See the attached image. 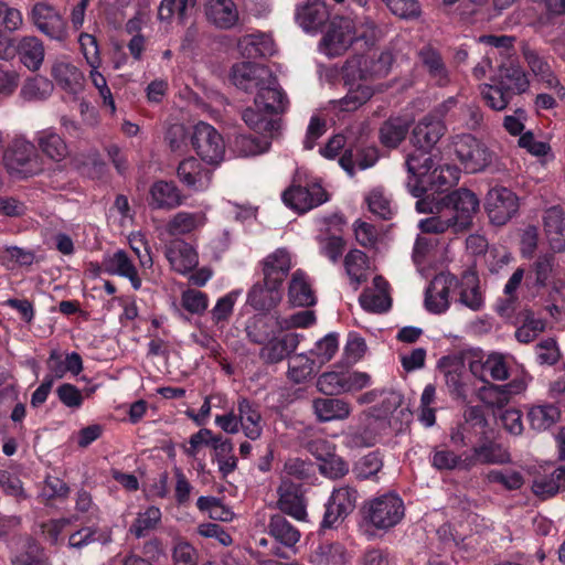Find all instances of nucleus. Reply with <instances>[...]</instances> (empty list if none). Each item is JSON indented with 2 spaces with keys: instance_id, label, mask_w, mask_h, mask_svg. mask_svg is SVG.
<instances>
[{
  "instance_id": "50",
  "label": "nucleus",
  "mask_w": 565,
  "mask_h": 565,
  "mask_svg": "<svg viewBox=\"0 0 565 565\" xmlns=\"http://www.w3.org/2000/svg\"><path fill=\"white\" fill-rule=\"evenodd\" d=\"M565 488V465L557 467L552 473L537 477L532 486L533 492L543 499L555 495Z\"/></svg>"
},
{
  "instance_id": "63",
  "label": "nucleus",
  "mask_w": 565,
  "mask_h": 565,
  "mask_svg": "<svg viewBox=\"0 0 565 565\" xmlns=\"http://www.w3.org/2000/svg\"><path fill=\"white\" fill-rule=\"evenodd\" d=\"M213 449L218 463V469L223 475H228L235 470L237 460L233 455V445L231 440L224 439L222 436L214 439Z\"/></svg>"
},
{
  "instance_id": "34",
  "label": "nucleus",
  "mask_w": 565,
  "mask_h": 565,
  "mask_svg": "<svg viewBox=\"0 0 565 565\" xmlns=\"http://www.w3.org/2000/svg\"><path fill=\"white\" fill-rule=\"evenodd\" d=\"M418 57L429 79L435 85L445 87L450 84V74L437 50L425 46L418 52Z\"/></svg>"
},
{
  "instance_id": "59",
  "label": "nucleus",
  "mask_w": 565,
  "mask_h": 565,
  "mask_svg": "<svg viewBox=\"0 0 565 565\" xmlns=\"http://www.w3.org/2000/svg\"><path fill=\"white\" fill-rule=\"evenodd\" d=\"M486 479L491 484H499L505 490H519L524 483L523 476L513 469H492Z\"/></svg>"
},
{
  "instance_id": "13",
  "label": "nucleus",
  "mask_w": 565,
  "mask_h": 565,
  "mask_svg": "<svg viewBox=\"0 0 565 565\" xmlns=\"http://www.w3.org/2000/svg\"><path fill=\"white\" fill-rule=\"evenodd\" d=\"M31 20L34 25L46 36L56 41L67 38L66 21L62 14L47 2H38L31 10Z\"/></svg>"
},
{
  "instance_id": "8",
  "label": "nucleus",
  "mask_w": 565,
  "mask_h": 565,
  "mask_svg": "<svg viewBox=\"0 0 565 565\" xmlns=\"http://www.w3.org/2000/svg\"><path fill=\"white\" fill-rule=\"evenodd\" d=\"M456 103L455 97L448 98L416 124L412 134L414 147L430 150L440 140L446 132L443 118Z\"/></svg>"
},
{
  "instance_id": "11",
  "label": "nucleus",
  "mask_w": 565,
  "mask_h": 565,
  "mask_svg": "<svg viewBox=\"0 0 565 565\" xmlns=\"http://www.w3.org/2000/svg\"><path fill=\"white\" fill-rule=\"evenodd\" d=\"M282 202L289 209L306 213L329 201V194L319 182L306 185L291 184L281 194Z\"/></svg>"
},
{
  "instance_id": "28",
  "label": "nucleus",
  "mask_w": 565,
  "mask_h": 565,
  "mask_svg": "<svg viewBox=\"0 0 565 565\" xmlns=\"http://www.w3.org/2000/svg\"><path fill=\"white\" fill-rule=\"evenodd\" d=\"M103 267L109 275H116L127 278L135 290L140 289L141 279L128 254L118 249L113 254H108L103 259Z\"/></svg>"
},
{
  "instance_id": "29",
  "label": "nucleus",
  "mask_w": 565,
  "mask_h": 565,
  "mask_svg": "<svg viewBox=\"0 0 565 565\" xmlns=\"http://www.w3.org/2000/svg\"><path fill=\"white\" fill-rule=\"evenodd\" d=\"M359 301L361 307L369 312L381 313L388 310L392 302L387 281L381 276L374 277L373 287L365 289Z\"/></svg>"
},
{
  "instance_id": "10",
  "label": "nucleus",
  "mask_w": 565,
  "mask_h": 565,
  "mask_svg": "<svg viewBox=\"0 0 565 565\" xmlns=\"http://www.w3.org/2000/svg\"><path fill=\"white\" fill-rule=\"evenodd\" d=\"M191 145L200 159L209 164L216 166L224 159V138L212 125L205 121H199L193 126Z\"/></svg>"
},
{
  "instance_id": "39",
  "label": "nucleus",
  "mask_w": 565,
  "mask_h": 565,
  "mask_svg": "<svg viewBox=\"0 0 565 565\" xmlns=\"http://www.w3.org/2000/svg\"><path fill=\"white\" fill-rule=\"evenodd\" d=\"M34 140L41 152L52 161L60 162L68 154L66 142L53 128L38 131Z\"/></svg>"
},
{
  "instance_id": "56",
  "label": "nucleus",
  "mask_w": 565,
  "mask_h": 565,
  "mask_svg": "<svg viewBox=\"0 0 565 565\" xmlns=\"http://www.w3.org/2000/svg\"><path fill=\"white\" fill-rule=\"evenodd\" d=\"M198 0H161L158 17L161 21H171L174 14L183 21L194 10Z\"/></svg>"
},
{
  "instance_id": "35",
  "label": "nucleus",
  "mask_w": 565,
  "mask_h": 565,
  "mask_svg": "<svg viewBox=\"0 0 565 565\" xmlns=\"http://www.w3.org/2000/svg\"><path fill=\"white\" fill-rule=\"evenodd\" d=\"M205 13L215 26L231 29L238 21V10L233 0H206Z\"/></svg>"
},
{
  "instance_id": "21",
  "label": "nucleus",
  "mask_w": 565,
  "mask_h": 565,
  "mask_svg": "<svg viewBox=\"0 0 565 565\" xmlns=\"http://www.w3.org/2000/svg\"><path fill=\"white\" fill-rule=\"evenodd\" d=\"M166 257L171 268L181 275L191 273L199 264L195 248L180 238L172 239L166 246Z\"/></svg>"
},
{
  "instance_id": "64",
  "label": "nucleus",
  "mask_w": 565,
  "mask_h": 565,
  "mask_svg": "<svg viewBox=\"0 0 565 565\" xmlns=\"http://www.w3.org/2000/svg\"><path fill=\"white\" fill-rule=\"evenodd\" d=\"M338 348V335L335 333H329L317 341L315 348L309 351V354L313 360H316L319 367H321L334 356Z\"/></svg>"
},
{
  "instance_id": "31",
  "label": "nucleus",
  "mask_w": 565,
  "mask_h": 565,
  "mask_svg": "<svg viewBox=\"0 0 565 565\" xmlns=\"http://www.w3.org/2000/svg\"><path fill=\"white\" fill-rule=\"evenodd\" d=\"M525 269L518 267L503 288V298L497 302V312L502 317H511L520 307L519 290L523 284Z\"/></svg>"
},
{
  "instance_id": "5",
  "label": "nucleus",
  "mask_w": 565,
  "mask_h": 565,
  "mask_svg": "<svg viewBox=\"0 0 565 565\" xmlns=\"http://www.w3.org/2000/svg\"><path fill=\"white\" fill-rule=\"evenodd\" d=\"M365 520L377 530L396 526L405 515L403 500L396 493H385L369 500L364 507Z\"/></svg>"
},
{
  "instance_id": "30",
  "label": "nucleus",
  "mask_w": 565,
  "mask_h": 565,
  "mask_svg": "<svg viewBox=\"0 0 565 565\" xmlns=\"http://www.w3.org/2000/svg\"><path fill=\"white\" fill-rule=\"evenodd\" d=\"M184 196L173 182L157 181L150 188L149 205L156 210H173L183 204Z\"/></svg>"
},
{
  "instance_id": "46",
  "label": "nucleus",
  "mask_w": 565,
  "mask_h": 565,
  "mask_svg": "<svg viewBox=\"0 0 565 565\" xmlns=\"http://www.w3.org/2000/svg\"><path fill=\"white\" fill-rule=\"evenodd\" d=\"M458 287L460 288L459 301L463 306L472 311H479L483 308L484 300L480 291L479 278L476 273L466 271L462 275L460 282L458 281Z\"/></svg>"
},
{
  "instance_id": "12",
  "label": "nucleus",
  "mask_w": 565,
  "mask_h": 565,
  "mask_svg": "<svg viewBox=\"0 0 565 565\" xmlns=\"http://www.w3.org/2000/svg\"><path fill=\"white\" fill-rule=\"evenodd\" d=\"M408 180L406 186L414 198H422L427 192V178L435 163L429 149L417 148L406 158Z\"/></svg>"
},
{
  "instance_id": "38",
  "label": "nucleus",
  "mask_w": 565,
  "mask_h": 565,
  "mask_svg": "<svg viewBox=\"0 0 565 565\" xmlns=\"http://www.w3.org/2000/svg\"><path fill=\"white\" fill-rule=\"evenodd\" d=\"M51 74L57 85L71 94H77L83 88V73L68 61H55L52 65Z\"/></svg>"
},
{
  "instance_id": "41",
  "label": "nucleus",
  "mask_w": 565,
  "mask_h": 565,
  "mask_svg": "<svg viewBox=\"0 0 565 565\" xmlns=\"http://www.w3.org/2000/svg\"><path fill=\"white\" fill-rule=\"evenodd\" d=\"M531 377L522 372L520 375L514 376L509 383L502 385L491 384L480 391L481 399L487 396L495 397V403H507L513 395L524 392L527 387ZM494 403V401H491Z\"/></svg>"
},
{
  "instance_id": "1",
  "label": "nucleus",
  "mask_w": 565,
  "mask_h": 565,
  "mask_svg": "<svg viewBox=\"0 0 565 565\" xmlns=\"http://www.w3.org/2000/svg\"><path fill=\"white\" fill-rule=\"evenodd\" d=\"M416 210L418 213L431 214L418 223L423 233L444 234L451 231L458 234L472 225L473 216L479 210V200L470 190L458 189L437 201L419 199Z\"/></svg>"
},
{
  "instance_id": "51",
  "label": "nucleus",
  "mask_w": 565,
  "mask_h": 565,
  "mask_svg": "<svg viewBox=\"0 0 565 565\" xmlns=\"http://www.w3.org/2000/svg\"><path fill=\"white\" fill-rule=\"evenodd\" d=\"M268 533L280 544L291 547L300 540V532L282 515H273L268 523Z\"/></svg>"
},
{
  "instance_id": "47",
  "label": "nucleus",
  "mask_w": 565,
  "mask_h": 565,
  "mask_svg": "<svg viewBox=\"0 0 565 565\" xmlns=\"http://www.w3.org/2000/svg\"><path fill=\"white\" fill-rule=\"evenodd\" d=\"M319 369L309 353H299L289 358L287 376L291 382L300 384L311 379Z\"/></svg>"
},
{
  "instance_id": "44",
  "label": "nucleus",
  "mask_w": 565,
  "mask_h": 565,
  "mask_svg": "<svg viewBox=\"0 0 565 565\" xmlns=\"http://www.w3.org/2000/svg\"><path fill=\"white\" fill-rule=\"evenodd\" d=\"M162 512L159 507H142L136 514L135 520L129 526V533L137 539L145 537L150 532L157 530L161 524Z\"/></svg>"
},
{
  "instance_id": "48",
  "label": "nucleus",
  "mask_w": 565,
  "mask_h": 565,
  "mask_svg": "<svg viewBox=\"0 0 565 565\" xmlns=\"http://www.w3.org/2000/svg\"><path fill=\"white\" fill-rule=\"evenodd\" d=\"M494 81L503 86L512 97L524 93L530 84L523 70L514 64L501 66Z\"/></svg>"
},
{
  "instance_id": "27",
  "label": "nucleus",
  "mask_w": 565,
  "mask_h": 565,
  "mask_svg": "<svg viewBox=\"0 0 565 565\" xmlns=\"http://www.w3.org/2000/svg\"><path fill=\"white\" fill-rule=\"evenodd\" d=\"M299 345V335L287 333L279 338H268L259 351V358L267 364L281 362Z\"/></svg>"
},
{
  "instance_id": "19",
  "label": "nucleus",
  "mask_w": 565,
  "mask_h": 565,
  "mask_svg": "<svg viewBox=\"0 0 565 565\" xmlns=\"http://www.w3.org/2000/svg\"><path fill=\"white\" fill-rule=\"evenodd\" d=\"M177 175L188 189L204 192L211 185L213 171L205 168L196 158L189 157L179 163Z\"/></svg>"
},
{
  "instance_id": "37",
  "label": "nucleus",
  "mask_w": 565,
  "mask_h": 565,
  "mask_svg": "<svg viewBox=\"0 0 565 565\" xmlns=\"http://www.w3.org/2000/svg\"><path fill=\"white\" fill-rule=\"evenodd\" d=\"M20 62L30 71H38L44 61L45 50L42 41L33 35L19 39L15 45V55Z\"/></svg>"
},
{
  "instance_id": "58",
  "label": "nucleus",
  "mask_w": 565,
  "mask_h": 565,
  "mask_svg": "<svg viewBox=\"0 0 565 565\" xmlns=\"http://www.w3.org/2000/svg\"><path fill=\"white\" fill-rule=\"evenodd\" d=\"M267 135L262 138L239 135L234 140V149L241 157H249L260 154L269 148Z\"/></svg>"
},
{
  "instance_id": "40",
  "label": "nucleus",
  "mask_w": 565,
  "mask_h": 565,
  "mask_svg": "<svg viewBox=\"0 0 565 565\" xmlns=\"http://www.w3.org/2000/svg\"><path fill=\"white\" fill-rule=\"evenodd\" d=\"M288 299L295 307H310L316 303V296L308 275L301 269H297L291 276Z\"/></svg>"
},
{
  "instance_id": "24",
  "label": "nucleus",
  "mask_w": 565,
  "mask_h": 565,
  "mask_svg": "<svg viewBox=\"0 0 565 565\" xmlns=\"http://www.w3.org/2000/svg\"><path fill=\"white\" fill-rule=\"evenodd\" d=\"M278 508L298 521L307 518L306 502L300 489L289 480H282L278 488Z\"/></svg>"
},
{
  "instance_id": "42",
  "label": "nucleus",
  "mask_w": 565,
  "mask_h": 565,
  "mask_svg": "<svg viewBox=\"0 0 565 565\" xmlns=\"http://www.w3.org/2000/svg\"><path fill=\"white\" fill-rule=\"evenodd\" d=\"M281 300L280 286L255 284L248 292L247 302L258 311H268Z\"/></svg>"
},
{
  "instance_id": "49",
  "label": "nucleus",
  "mask_w": 565,
  "mask_h": 565,
  "mask_svg": "<svg viewBox=\"0 0 565 565\" xmlns=\"http://www.w3.org/2000/svg\"><path fill=\"white\" fill-rule=\"evenodd\" d=\"M379 159L377 151L375 148H365L356 150H347L339 160V164L348 172L349 175H353L355 168L365 170L373 167Z\"/></svg>"
},
{
  "instance_id": "15",
  "label": "nucleus",
  "mask_w": 565,
  "mask_h": 565,
  "mask_svg": "<svg viewBox=\"0 0 565 565\" xmlns=\"http://www.w3.org/2000/svg\"><path fill=\"white\" fill-rule=\"evenodd\" d=\"M486 209L491 223L503 225L518 212L519 200L507 188H493L488 192Z\"/></svg>"
},
{
  "instance_id": "3",
  "label": "nucleus",
  "mask_w": 565,
  "mask_h": 565,
  "mask_svg": "<svg viewBox=\"0 0 565 565\" xmlns=\"http://www.w3.org/2000/svg\"><path fill=\"white\" fill-rule=\"evenodd\" d=\"M231 81L246 93H256L255 105H265L267 109L277 110L282 107L285 93L273 71L253 62H241L233 65Z\"/></svg>"
},
{
  "instance_id": "33",
  "label": "nucleus",
  "mask_w": 565,
  "mask_h": 565,
  "mask_svg": "<svg viewBox=\"0 0 565 565\" xmlns=\"http://www.w3.org/2000/svg\"><path fill=\"white\" fill-rule=\"evenodd\" d=\"M49 373L45 376H51L52 383L55 380L63 379L66 373L76 376L83 371V361L78 353L72 352L63 356L56 350L51 351L46 361Z\"/></svg>"
},
{
  "instance_id": "14",
  "label": "nucleus",
  "mask_w": 565,
  "mask_h": 565,
  "mask_svg": "<svg viewBox=\"0 0 565 565\" xmlns=\"http://www.w3.org/2000/svg\"><path fill=\"white\" fill-rule=\"evenodd\" d=\"M358 492L349 486L334 489L326 504L322 527H332L355 509Z\"/></svg>"
},
{
  "instance_id": "55",
  "label": "nucleus",
  "mask_w": 565,
  "mask_h": 565,
  "mask_svg": "<svg viewBox=\"0 0 565 565\" xmlns=\"http://www.w3.org/2000/svg\"><path fill=\"white\" fill-rule=\"evenodd\" d=\"M431 463L439 470L471 469V460L468 454L456 455L454 451L447 449L436 450L433 455Z\"/></svg>"
},
{
  "instance_id": "32",
  "label": "nucleus",
  "mask_w": 565,
  "mask_h": 565,
  "mask_svg": "<svg viewBox=\"0 0 565 565\" xmlns=\"http://www.w3.org/2000/svg\"><path fill=\"white\" fill-rule=\"evenodd\" d=\"M237 412L239 428L245 437L250 440L259 439L263 434L264 422L258 406L247 398H241L237 402Z\"/></svg>"
},
{
  "instance_id": "9",
  "label": "nucleus",
  "mask_w": 565,
  "mask_h": 565,
  "mask_svg": "<svg viewBox=\"0 0 565 565\" xmlns=\"http://www.w3.org/2000/svg\"><path fill=\"white\" fill-rule=\"evenodd\" d=\"M354 42H358V33L353 20L337 17L324 32L319 43V52L328 57H337L343 55Z\"/></svg>"
},
{
  "instance_id": "62",
  "label": "nucleus",
  "mask_w": 565,
  "mask_h": 565,
  "mask_svg": "<svg viewBox=\"0 0 565 565\" xmlns=\"http://www.w3.org/2000/svg\"><path fill=\"white\" fill-rule=\"evenodd\" d=\"M53 84L44 77L35 76L25 81L21 88V96L25 100H44L51 96Z\"/></svg>"
},
{
  "instance_id": "22",
  "label": "nucleus",
  "mask_w": 565,
  "mask_h": 565,
  "mask_svg": "<svg viewBox=\"0 0 565 565\" xmlns=\"http://www.w3.org/2000/svg\"><path fill=\"white\" fill-rule=\"evenodd\" d=\"M544 237L554 252L565 249V211L561 206H552L543 213Z\"/></svg>"
},
{
  "instance_id": "43",
  "label": "nucleus",
  "mask_w": 565,
  "mask_h": 565,
  "mask_svg": "<svg viewBox=\"0 0 565 565\" xmlns=\"http://www.w3.org/2000/svg\"><path fill=\"white\" fill-rule=\"evenodd\" d=\"M312 407L320 422L347 419L352 411L351 405L340 398H316Z\"/></svg>"
},
{
  "instance_id": "23",
  "label": "nucleus",
  "mask_w": 565,
  "mask_h": 565,
  "mask_svg": "<svg viewBox=\"0 0 565 565\" xmlns=\"http://www.w3.org/2000/svg\"><path fill=\"white\" fill-rule=\"evenodd\" d=\"M292 266L291 254L286 248H277L263 260L264 280L281 286Z\"/></svg>"
},
{
  "instance_id": "20",
  "label": "nucleus",
  "mask_w": 565,
  "mask_h": 565,
  "mask_svg": "<svg viewBox=\"0 0 565 565\" xmlns=\"http://www.w3.org/2000/svg\"><path fill=\"white\" fill-rule=\"evenodd\" d=\"M438 367L444 373L445 382L450 395L455 398L466 401L467 374L462 358L456 355L444 356L439 360Z\"/></svg>"
},
{
  "instance_id": "17",
  "label": "nucleus",
  "mask_w": 565,
  "mask_h": 565,
  "mask_svg": "<svg viewBox=\"0 0 565 565\" xmlns=\"http://www.w3.org/2000/svg\"><path fill=\"white\" fill-rule=\"evenodd\" d=\"M458 287L454 275L439 274L434 277L426 290L425 306L433 313L445 312L449 307L450 291Z\"/></svg>"
},
{
  "instance_id": "60",
  "label": "nucleus",
  "mask_w": 565,
  "mask_h": 565,
  "mask_svg": "<svg viewBox=\"0 0 565 565\" xmlns=\"http://www.w3.org/2000/svg\"><path fill=\"white\" fill-rule=\"evenodd\" d=\"M111 541L110 531H99L93 527H83L79 531L73 533L68 539V545L73 548L81 550L84 546L93 543L99 542L102 544H107Z\"/></svg>"
},
{
  "instance_id": "54",
  "label": "nucleus",
  "mask_w": 565,
  "mask_h": 565,
  "mask_svg": "<svg viewBox=\"0 0 565 565\" xmlns=\"http://www.w3.org/2000/svg\"><path fill=\"white\" fill-rule=\"evenodd\" d=\"M460 179V169L454 164H445L438 168H433L429 177L427 178V189L431 188L436 191L444 188H450L458 183Z\"/></svg>"
},
{
  "instance_id": "18",
  "label": "nucleus",
  "mask_w": 565,
  "mask_h": 565,
  "mask_svg": "<svg viewBox=\"0 0 565 565\" xmlns=\"http://www.w3.org/2000/svg\"><path fill=\"white\" fill-rule=\"evenodd\" d=\"M281 99L282 107L277 110L267 109L265 105L256 106L254 104V107H247L242 115L244 122L250 129L271 137L278 129V121L273 118V115L284 113L289 105V100L285 93L282 94Z\"/></svg>"
},
{
  "instance_id": "57",
  "label": "nucleus",
  "mask_w": 565,
  "mask_h": 565,
  "mask_svg": "<svg viewBox=\"0 0 565 565\" xmlns=\"http://www.w3.org/2000/svg\"><path fill=\"white\" fill-rule=\"evenodd\" d=\"M559 415V409L554 405H539L530 409L527 417L532 428L544 430L551 427Z\"/></svg>"
},
{
  "instance_id": "7",
  "label": "nucleus",
  "mask_w": 565,
  "mask_h": 565,
  "mask_svg": "<svg viewBox=\"0 0 565 565\" xmlns=\"http://www.w3.org/2000/svg\"><path fill=\"white\" fill-rule=\"evenodd\" d=\"M3 162L11 174L23 178L36 174L42 170L41 158L35 145L24 137L12 140L3 154Z\"/></svg>"
},
{
  "instance_id": "52",
  "label": "nucleus",
  "mask_w": 565,
  "mask_h": 565,
  "mask_svg": "<svg viewBox=\"0 0 565 565\" xmlns=\"http://www.w3.org/2000/svg\"><path fill=\"white\" fill-rule=\"evenodd\" d=\"M409 129L408 120L390 118L380 129V140L387 148H396L406 137Z\"/></svg>"
},
{
  "instance_id": "16",
  "label": "nucleus",
  "mask_w": 565,
  "mask_h": 565,
  "mask_svg": "<svg viewBox=\"0 0 565 565\" xmlns=\"http://www.w3.org/2000/svg\"><path fill=\"white\" fill-rule=\"evenodd\" d=\"M311 454L321 461L320 472L331 479H339L349 472V465L334 455V446L324 439H317L310 444Z\"/></svg>"
},
{
  "instance_id": "61",
  "label": "nucleus",
  "mask_w": 565,
  "mask_h": 565,
  "mask_svg": "<svg viewBox=\"0 0 565 565\" xmlns=\"http://www.w3.org/2000/svg\"><path fill=\"white\" fill-rule=\"evenodd\" d=\"M481 96L486 104L494 110H503L512 99L511 94L497 81L482 85Z\"/></svg>"
},
{
  "instance_id": "25",
  "label": "nucleus",
  "mask_w": 565,
  "mask_h": 565,
  "mask_svg": "<svg viewBox=\"0 0 565 565\" xmlns=\"http://www.w3.org/2000/svg\"><path fill=\"white\" fill-rule=\"evenodd\" d=\"M209 210L210 206L206 205L201 211H180L175 213L167 223L166 230L168 234L172 236L186 235L203 228L207 223Z\"/></svg>"
},
{
  "instance_id": "53",
  "label": "nucleus",
  "mask_w": 565,
  "mask_h": 565,
  "mask_svg": "<svg viewBox=\"0 0 565 565\" xmlns=\"http://www.w3.org/2000/svg\"><path fill=\"white\" fill-rule=\"evenodd\" d=\"M344 266L351 282L356 289L359 285L366 279L369 269L366 255L359 249H353L347 254Z\"/></svg>"
},
{
  "instance_id": "45",
  "label": "nucleus",
  "mask_w": 565,
  "mask_h": 565,
  "mask_svg": "<svg viewBox=\"0 0 565 565\" xmlns=\"http://www.w3.org/2000/svg\"><path fill=\"white\" fill-rule=\"evenodd\" d=\"M468 457L471 460V468L478 463L503 465L511 460L509 451L503 446L492 441L473 447Z\"/></svg>"
},
{
  "instance_id": "2",
  "label": "nucleus",
  "mask_w": 565,
  "mask_h": 565,
  "mask_svg": "<svg viewBox=\"0 0 565 565\" xmlns=\"http://www.w3.org/2000/svg\"><path fill=\"white\" fill-rule=\"evenodd\" d=\"M393 60L390 51H374L350 57L343 66L348 92L344 97L332 102L333 107L340 111H354L364 105L376 92L371 82L387 76Z\"/></svg>"
},
{
  "instance_id": "6",
  "label": "nucleus",
  "mask_w": 565,
  "mask_h": 565,
  "mask_svg": "<svg viewBox=\"0 0 565 565\" xmlns=\"http://www.w3.org/2000/svg\"><path fill=\"white\" fill-rule=\"evenodd\" d=\"M454 153L467 173L484 171L493 161V152L484 142L470 134L452 139Z\"/></svg>"
},
{
  "instance_id": "36",
  "label": "nucleus",
  "mask_w": 565,
  "mask_h": 565,
  "mask_svg": "<svg viewBox=\"0 0 565 565\" xmlns=\"http://www.w3.org/2000/svg\"><path fill=\"white\" fill-rule=\"evenodd\" d=\"M237 50L246 58L266 57L275 53V43L268 34L252 33L238 40Z\"/></svg>"
},
{
  "instance_id": "4",
  "label": "nucleus",
  "mask_w": 565,
  "mask_h": 565,
  "mask_svg": "<svg viewBox=\"0 0 565 565\" xmlns=\"http://www.w3.org/2000/svg\"><path fill=\"white\" fill-rule=\"evenodd\" d=\"M527 297L535 298L542 290L548 294L551 305L546 306V310L553 318H557L561 309L555 301L561 297L565 285L558 277V269L555 257L551 254L540 255L531 265L530 271L524 282Z\"/></svg>"
},
{
  "instance_id": "26",
  "label": "nucleus",
  "mask_w": 565,
  "mask_h": 565,
  "mask_svg": "<svg viewBox=\"0 0 565 565\" xmlns=\"http://www.w3.org/2000/svg\"><path fill=\"white\" fill-rule=\"evenodd\" d=\"M330 12L323 1L312 0L296 8L295 19L306 32H317L329 19Z\"/></svg>"
}]
</instances>
